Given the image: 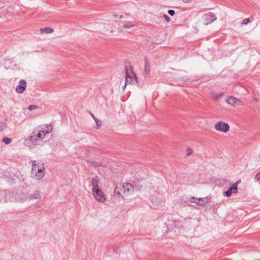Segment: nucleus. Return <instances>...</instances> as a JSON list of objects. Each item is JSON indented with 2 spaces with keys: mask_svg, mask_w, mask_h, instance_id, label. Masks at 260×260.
<instances>
[{
  "mask_svg": "<svg viewBox=\"0 0 260 260\" xmlns=\"http://www.w3.org/2000/svg\"><path fill=\"white\" fill-rule=\"evenodd\" d=\"M174 78L176 79L175 83L179 86L184 85L188 81L185 72H181L180 74L176 75Z\"/></svg>",
  "mask_w": 260,
  "mask_h": 260,
  "instance_id": "20e7f679",
  "label": "nucleus"
},
{
  "mask_svg": "<svg viewBox=\"0 0 260 260\" xmlns=\"http://www.w3.org/2000/svg\"><path fill=\"white\" fill-rule=\"evenodd\" d=\"M5 126V124L3 122H0V131H2Z\"/></svg>",
  "mask_w": 260,
  "mask_h": 260,
  "instance_id": "c85d7f7f",
  "label": "nucleus"
},
{
  "mask_svg": "<svg viewBox=\"0 0 260 260\" xmlns=\"http://www.w3.org/2000/svg\"><path fill=\"white\" fill-rule=\"evenodd\" d=\"M241 24H242V25L244 24V20L242 21Z\"/></svg>",
  "mask_w": 260,
  "mask_h": 260,
  "instance_id": "72a5a7b5",
  "label": "nucleus"
},
{
  "mask_svg": "<svg viewBox=\"0 0 260 260\" xmlns=\"http://www.w3.org/2000/svg\"><path fill=\"white\" fill-rule=\"evenodd\" d=\"M225 101L228 104L231 105L234 107L237 105H241V103L239 100L232 96L226 99Z\"/></svg>",
  "mask_w": 260,
  "mask_h": 260,
  "instance_id": "f8f14e48",
  "label": "nucleus"
},
{
  "mask_svg": "<svg viewBox=\"0 0 260 260\" xmlns=\"http://www.w3.org/2000/svg\"><path fill=\"white\" fill-rule=\"evenodd\" d=\"M135 26L134 24H125L122 26V28L124 29H128L132 28Z\"/></svg>",
  "mask_w": 260,
  "mask_h": 260,
  "instance_id": "4be33fe9",
  "label": "nucleus"
},
{
  "mask_svg": "<svg viewBox=\"0 0 260 260\" xmlns=\"http://www.w3.org/2000/svg\"><path fill=\"white\" fill-rule=\"evenodd\" d=\"M87 162H89L91 164V166L92 167H94L95 168H98L99 166H103L104 167H105V166L102 165L101 163L96 161H90L89 160H87Z\"/></svg>",
  "mask_w": 260,
  "mask_h": 260,
  "instance_id": "6ab92c4d",
  "label": "nucleus"
},
{
  "mask_svg": "<svg viewBox=\"0 0 260 260\" xmlns=\"http://www.w3.org/2000/svg\"><path fill=\"white\" fill-rule=\"evenodd\" d=\"M168 12L171 16H173L175 13V11L173 10H169Z\"/></svg>",
  "mask_w": 260,
  "mask_h": 260,
  "instance_id": "bb28decb",
  "label": "nucleus"
},
{
  "mask_svg": "<svg viewBox=\"0 0 260 260\" xmlns=\"http://www.w3.org/2000/svg\"><path fill=\"white\" fill-rule=\"evenodd\" d=\"M100 182L99 178L96 176L91 180V185H92V191L100 189L99 184Z\"/></svg>",
  "mask_w": 260,
  "mask_h": 260,
  "instance_id": "ddd939ff",
  "label": "nucleus"
},
{
  "mask_svg": "<svg viewBox=\"0 0 260 260\" xmlns=\"http://www.w3.org/2000/svg\"><path fill=\"white\" fill-rule=\"evenodd\" d=\"M255 180L258 181L260 180V171L258 172L255 176Z\"/></svg>",
  "mask_w": 260,
  "mask_h": 260,
  "instance_id": "a878e982",
  "label": "nucleus"
},
{
  "mask_svg": "<svg viewBox=\"0 0 260 260\" xmlns=\"http://www.w3.org/2000/svg\"><path fill=\"white\" fill-rule=\"evenodd\" d=\"M92 194L95 198V200L99 202L104 203L106 200L105 194L100 189L92 191Z\"/></svg>",
  "mask_w": 260,
  "mask_h": 260,
  "instance_id": "39448f33",
  "label": "nucleus"
},
{
  "mask_svg": "<svg viewBox=\"0 0 260 260\" xmlns=\"http://www.w3.org/2000/svg\"><path fill=\"white\" fill-rule=\"evenodd\" d=\"M240 182H241V180H238V181H237V182H236V183H235V184H237V185H238V184Z\"/></svg>",
  "mask_w": 260,
  "mask_h": 260,
  "instance_id": "473e14b6",
  "label": "nucleus"
},
{
  "mask_svg": "<svg viewBox=\"0 0 260 260\" xmlns=\"http://www.w3.org/2000/svg\"><path fill=\"white\" fill-rule=\"evenodd\" d=\"M204 24L208 25L211 23L216 19V17L213 13L209 12L205 14L202 17Z\"/></svg>",
  "mask_w": 260,
  "mask_h": 260,
  "instance_id": "423d86ee",
  "label": "nucleus"
},
{
  "mask_svg": "<svg viewBox=\"0 0 260 260\" xmlns=\"http://www.w3.org/2000/svg\"><path fill=\"white\" fill-rule=\"evenodd\" d=\"M215 129L217 131L226 133L229 131L230 126L227 123L219 121L214 126Z\"/></svg>",
  "mask_w": 260,
  "mask_h": 260,
  "instance_id": "0eeeda50",
  "label": "nucleus"
},
{
  "mask_svg": "<svg viewBox=\"0 0 260 260\" xmlns=\"http://www.w3.org/2000/svg\"><path fill=\"white\" fill-rule=\"evenodd\" d=\"M90 115L91 116V117L93 118V119L94 120L98 127L99 126V123H100V121H99V120L94 116V115L92 114L91 113H90Z\"/></svg>",
  "mask_w": 260,
  "mask_h": 260,
  "instance_id": "5701e85b",
  "label": "nucleus"
},
{
  "mask_svg": "<svg viewBox=\"0 0 260 260\" xmlns=\"http://www.w3.org/2000/svg\"><path fill=\"white\" fill-rule=\"evenodd\" d=\"M163 17L168 22L170 21V19L167 15H164Z\"/></svg>",
  "mask_w": 260,
  "mask_h": 260,
  "instance_id": "cd10ccee",
  "label": "nucleus"
},
{
  "mask_svg": "<svg viewBox=\"0 0 260 260\" xmlns=\"http://www.w3.org/2000/svg\"><path fill=\"white\" fill-rule=\"evenodd\" d=\"M8 201V197L6 191L0 192V203H6Z\"/></svg>",
  "mask_w": 260,
  "mask_h": 260,
  "instance_id": "2eb2a0df",
  "label": "nucleus"
},
{
  "mask_svg": "<svg viewBox=\"0 0 260 260\" xmlns=\"http://www.w3.org/2000/svg\"><path fill=\"white\" fill-rule=\"evenodd\" d=\"M238 192V187L237 184H233L231 187L224 192V195L226 197H230L232 193H236Z\"/></svg>",
  "mask_w": 260,
  "mask_h": 260,
  "instance_id": "9b49d317",
  "label": "nucleus"
},
{
  "mask_svg": "<svg viewBox=\"0 0 260 260\" xmlns=\"http://www.w3.org/2000/svg\"><path fill=\"white\" fill-rule=\"evenodd\" d=\"M45 168L44 165L42 164L41 166L37 169V172H36V176H33L32 178H34L37 180H40L43 178V177L45 175Z\"/></svg>",
  "mask_w": 260,
  "mask_h": 260,
  "instance_id": "9d476101",
  "label": "nucleus"
},
{
  "mask_svg": "<svg viewBox=\"0 0 260 260\" xmlns=\"http://www.w3.org/2000/svg\"><path fill=\"white\" fill-rule=\"evenodd\" d=\"M119 18H122V15H121Z\"/></svg>",
  "mask_w": 260,
  "mask_h": 260,
  "instance_id": "f704fd0d",
  "label": "nucleus"
},
{
  "mask_svg": "<svg viewBox=\"0 0 260 260\" xmlns=\"http://www.w3.org/2000/svg\"><path fill=\"white\" fill-rule=\"evenodd\" d=\"M144 71L147 74H148L150 71V66L149 63V61L147 57H145V67Z\"/></svg>",
  "mask_w": 260,
  "mask_h": 260,
  "instance_id": "f3484780",
  "label": "nucleus"
},
{
  "mask_svg": "<svg viewBox=\"0 0 260 260\" xmlns=\"http://www.w3.org/2000/svg\"><path fill=\"white\" fill-rule=\"evenodd\" d=\"M125 84L123 86V89L126 87V85L130 83H136L138 85H139L137 78L136 75L133 72L132 69L131 67H129V69H128L127 67H125Z\"/></svg>",
  "mask_w": 260,
  "mask_h": 260,
  "instance_id": "f03ea898",
  "label": "nucleus"
},
{
  "mask_svg": "<svg viewBox=\"0 0 260 260\" xmlns=\"http://www.w3.org/2000/svg\"><path fill=\"white\" fill-rule=\"evenodd\" d=\"M44 137V133H42L41 127L39 126L38 129L33 131L28 139L31 142H35L41 141Z\"/></svg>",
  "mask_w": 260,
  "mask_h": 260,
  "instance_id": "7ed1b4c3",
  "label": "nucleus"
},
{
  "mask_svg": "<svg viewBox=\"0 0 260 260\" xmlns=\"http://www.w3.org/2000/svg\"><path fill=\"white\" fill-rule=\"evenodd\" d=\"M26 87V81L24 80H21L19 81L18 85H17L16 87V91L17 93H22L25 90Z\"/></svg>",
  "mask_w": 260,
  "mask_h": 260,
  "instance_id": "1a4fd4ad",
  "label": "nucleus"
},
{
  "mask_svg": "<svg viewBox=\"0 0 260 260\" xmlns=\"http://www.w3.org/2000/svg\"><path fill=\"white\" fill-rule=\"evenodd\" d=\"M3 142L5 143L6 144H9L10 143H11V141H12V139L11 138H5L3 139L2 140Z\"/></svg>",
  "mask_w": 260,
  "mask_h": 260,
  "instance_id": "412c9836",
  "label": "nucleus"
},
{
  "mask_svg": "<svg viewBox=\"0 0 260 260\" xmlns=\"http://www.w3.org/2000/svg\"><path fill=\"white\" fill-rule=\"evenodd\" d=\"M38 108V107L36 105H30L28 107V109L29 111H32L33 110L37 109Z\"/></svg>",
  "mask_w": 260,
  "mask_h": 260,
  "instance_id": "b1692460",
  "label": "nucleus"
},
{
  "mask_svg": "<svg viewBox=\"0 0 260 260\" xmlns=\"http://www.w3.org/2000/svg\"><path fill=\"white\" fill-rule=\"evenodd\" d=\"M41 129L42 132V133H44V136L46 134L50 133L52 131V126L50 124L46 125L45 126V128H44L43 127H41Z\"/></svg>",
  "mask_w": 260,
  "mask_h": 260,
  "instance_id": "dca6fc26",
  "label": "nucleus"
},
{
  "mask_svg": "<svg viewBox=\"0 0 260 260\" xmlns=\"http://www.w3.org/2000/svg\"><path fill=\"white\" fill-rule=\"evenodd\" d=\"M191 0H182V1L184 3H190Z\"/></svg>",
  "mask_w": 260,
  "mask_h": 260,
  "instance_id": "2f4dec72",
  "label": "nucleus"
},
{
  "mask_svg": "<svg viewBox=\"0 0 260 260\" xmlns=\"http://www.w3.org/2000/svg\"><path fill=\"white\" fill-rule=\"evenodd\" d=\"M40 30L42 33L46 34H51L54 31L53 29L50 27H45L44 28H41Z\"/></svg>",
  "mask_w": 260,
  "mask_h": 260,
  "instance_id": "a211bd4d",
  "label": "nucleus"
},
{
  "mask_svg": "<svg viewBox=\"0 0 260 260\" xmlns=\"http://www.w3.org/2000/svg\"><path fill=\"white\" fill-rule=\"evenodd\" d=\"M186 152H187V156H188L191 154V153L192 152V150L191 148H188L186 150Z\"/></svg>",
  "mask_w": 260,
  "mask_h": 260,
  "instance_id": "393cba45",
  "label": "nucleus"
},
{
  "mask_svg": "<svg viewBox=\"0 0 260 260\" xmlns=\"http://www.w3.org/2000/svg\"><path fill=\"white\" fill-rule=\"evenodd\" d=\"M189 201L200 206H204L209 202L207 198H196L194 197H191Z\"/></svg>",
  "mask_w": 260,
  "mask_h": 260,
  "instance_id": "6e6552de",
  "label": "nucleus"
},
{
  "mask_svg": "<svg viewBox=\"0 0 260 260\" xmlns=\"http://www.w3.org/2000/svg\"><path fill=\"white\" fill-rule=\"evenodd\" d=\"M250 21V18H246L245 19V25L248 24V23H249Z\"/></svg>",
  "mask_w": 260,
  "mask_h": 260,
  "instance_id": "c756f323",
  "label": "nucleus"
},
{
  "mask_svg": "<svg viewBox=\"0 0 260 260\" xmlns=\"http://www.w3.org/2000/svg\"><path fill=\"white\" fill-rule=\"evenodd\" d=\"M31 198L34 199H39L41 198L40 194L38 191H36L31 195Z\"/></svg>",
  "mask_w": 260,
  "mask_h": 260,
  "instance_id": "aec40b11",
  "label": "nucleus"
},
{
  "mask_svg": "<svg viewBox=\"0 0 260 260\" xmlns=\"http://www.w3.org/2000/svg\"><path fill=\"white\" fill-rule=\"evenodd\" d=\"M39 164H37L36 160L32 161V169L31 172V176L32 177L33 176H36L37 174H36L37 172V169L39 168L41 166H38Z\"/></svg>",
  "mask_w": 260,
  "mask_h": 260,
  "instance_id": "4468645a",
  "label": "nucleus"
},
{
  "mask_svg": "<svg viewBox=\"0 0 260 260\" xmlns=\"http://www.w3.org/2000/svg\"><path fill=\"white\" fill-rule=\"evenodd\" d=\"M223 95V93H220L219 94H218L217 96H216V98H218L220 96H222Z\"/></svg>",
  "mask_w": 260,
  "mask_h": 260,
  "instance_id": "7c9ffc66",
  "label": "nucleus"
},
{
  "mask_svg": "<svg viewBox=\"0 0 260 260\" xmlns=\"http://www.w3.org/2000/svg\"><path fill=\"white\" fill-rule=\"evenodd\" d=\"M134 191V187L132 184L128 183L119 184L116 185L114 189V193L119 196L122 194H128Z\"/></svg>",
  "mask_w": 260,
  "mask_h": 260,
  "instance_id": "f257e3e1",
  "label": "nucleus"
}]
</instances>
